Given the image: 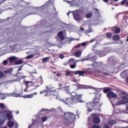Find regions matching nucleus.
Segmentation results:
<instances>
[{"instance_id": "1", "label": "nucleus", "mask_w": 128, "mask_h": 128, "mask_svg": "<svg viewBox=\"0 0 128 128\" xmlns=\"http://www.w3.org/2000/svg\"><path fill=\"white\" fill-rule=\"evenodd\" d=\"M70 94L72 98H66L65 100L64 99H60V100L68 106L76 104V102H84V101L80 99L82 98V94H78L74 92H72Z\"/></svg>"}, {"instance_id": "2", "label": "nucleus", "mask_w": 128, "mask_h": 128, "mask_svg": "<svg viewBox=\"0 0 128 128\" xmlns=\"http://www.w3.org/2000/svg\"><path fill=\"white\" fill-rule=\"evenodd\" d=\"M94 104L96 108H100L102 104L100 102V98L96 97L93 100V103H88L87 104L88 106V112H92L94 110Z\"/></svg>"}, {"instance_id": "3", "label": "nucleus", "mask_w": 128, "mask_h": 128, "mask_svg": "<svg viewBox=\"0 0 128 128\" xmlns=\"http://www.w3.org/2000/svg\"><path fill=\"white\" fill-rule=\"evenodd\" d=\"M0 116H2L3 118L2 119L0 118V126H2L4 124L6 118H8V120H10L12 118L10 113L8 111L0 112Z\"/></svg>"}, {"instance_id": "4", "label": "nucleus", "mask_w": 128, "mask_h": 128, "mask_svg": "<svg viewBox=\"0 0 128 128\" xmlns=\"http://www.w3.org/2000/svg\"><path fill=\"white\" fill-rule=\"evenodd\" d=\"M110 102L112 104V106H120V104H128V98L125 96H122L120 99L118 100L114 99V101H112L110 100Z\"/></svg>"}, {"instance_id": "5", "label": "nucleus", "mask_w": 128, "mask_h": 128, "mask_svg": "<svg viewBox=\"0 0 128 128\" xmlns=\"http://www.w3.org/2000/svg\"><path fill=\"white\" fill-rule=\"evenodd\" d=\"M76 120V115L70 112L64 113V122L66 124L68 122H72Z\"/></svg>"}, {"instance_id": "6", "label": "nucleus", "mask_w": 128, "mask_h": 128, "mask_svg": "<svg viewBox=\"0 0 128 128\" xmlns=\"http://www.w3.org/2000/svg\"><path fill=\"white\" fill-rule=\"evenodd\" d=\"M46 90L40 92V94H44V96H50L52 94H54V96H56V94H58L56 92L52 90V89L48 88V87L46 86Z\"/></svg>"}, {"instance_id": "7", "label": "nucleus", "mask_w": 128, "mask_h": 128, "mask_svg": "<svg viewBox=\"0 0 128 128\" xmlns=\"http://www.w3.org/2000/svg\"><path fill=\"white\" fill-rule=\"evenodd\" d=\"M89 60L90 58H84L76 61L74 58H72L69 60L68 62L70 63V64H72L70 66L71 68H75L76 66V62H86V60Z\"/></svg>"}, {"instance_id": "8", "label": "nucleus", "mask_w": 128, "mask_h": 128, "mask_svg": "<svg viewBox=\"0 0 128 128\" xmlns=\"http://www.w3.org/2000/svg\"><path fill=\"white\" fill-rule=\"evenodd\" d=\"M6 96H16V98H18L20 96V94L0 93V100H4Z\"/></svg>"}, {"instance_id": "9", "label": "nucleus", "mask_w": 128, "mask_h": 128, "mask_svg": "<svg viewBox=\"0 0 128 128\" xmlns=\"http://www.w3.org/2000/svg\"><path fill=\"white\" fill-rule=\"evenodd\" d=\"M107 96H108L110 100H112V102H114V100H112V98H118V95L113 92H108L107 94Z\"/></svg>"}, {"instance_id": "10", "label": "nucleus", "mask_w": 128, "mask_h": 128, "mask_svg": "<svg viewBox=\"0 0 128 128\" xmlns=\"http://www.w3.org/2000/svg\"><path fill=\"white\" fill-rule=\"evenodd\" d=\"M33 80L32 81H26L25 82V84L26 87V90L24 89V91L26 92V89L28 88L30 86H32V84H36V82H38V80Z\"/></svg>"}, {"instance_id": "11", "label": "nucleus", "mask_w": 128, "mask_h": 128, "mask_svg": "<svg viewBox=\"0 0 128 128\" xmlns=\"http://www.w3.org/2000/svg\"><path fill=\"white\" fill-rule=\"evenodd\" d=\"M74 74H79V76H88V74H90V72H88V70H87V71L77 70L74 72Z\"/></svg>"}, {"instance_id": "12", "label": "nucleus", "mask_w": 128, "mask_h": 128, "mask_svg": "<svg viewBox=\"0 0 128 128\" xmlns=\"http://www.w3.org/2000/svg\"><path fill=\"white\" fill-rule=\"evenodd\" d=\"M74 20L77 22H80V20H82V18L80 16V11H75L74 14H73Z\"/></svg>"}, {"instance_id": "13", "label": "nucleus", "mask_w": 128, "mask_h": 128, "mask_svg": "<svg viewBox=\"0 0 128 128\" xmlns=\"http://www.w3.org/2000/svg\"><path fill=\"white\" fill-rule=\"evenodd\" d=\"M36 94H38V92H34L31 94H25L22 96V98H34V96H36Z\"/></svg>"}, {"instance_id": "14", "label": "nucleus", "mask_w": 128, "mask_h": 128, "mask_svg": "<svg viewBox=\"0 0 128 128\" xmlns=\"http://www.w3.org/2000/svg\"><path fill=\"white\" fill-rule=\"evenodd\" d=\"M58 36L60 40H64V32L62 31H60L58 33Z\"/></svg>"}, {"instance_id": "15", "label": "nucleus", "mask_w": 128, "mask_h": 128, "mask_svg": "<svg viewBox=\"0 0 128 128\" xmlns=\"http://www.w3.org/2000/svg\"><path fill=\"white\" fill-rule=\"evenodd\" d=\"M58 90H66L68 94L70 92V86H65L63 88H58Z\"/></svg>"}, {"instance_id": "16", "label": "nucleus", "mask_w": 128, "mask_h": 128, "mask_svg": "<svg viewBox=\"0 0 128 128\" xmlns=\"http://www.w3.org/2000/svg\"><path fill=\"white\" fill-rule=\"evenodd\" d=\"M97 52L98 54H99V56L100 57L104 56H106V53L104 51L100 52L98 50H97Z\"/></svg>"}, {"instance_id": "17", "label": "nucleus", "mask_w": 128, "mask_h": 128, "mask_svg": "<svg viewBox=\"0 0 128 128\" xmlns=\"http://www.w3.org/2000/svg\"><path fill=\"white\" fill-rule=\"evenodd\" d=\"M64 2H67V4H68L70 6H74V4H76V2L74 1H68V0H64Z\"/></svg>"}, {"instance_id": "18", "label": "nucleus", "mask_w": 128, "mask_h": 128, "mask_svg": "<svg viewBox=\"0 0 128 128\" xmlns=\"http://www.w3.org/2000/svg\"><path fill=\"white\" fill-rule=\"evenodd\" d=\"M93 122L94 124H100V119L98 117L95 118L93 120Z\"/></svg>"}, {"instance_id": "19", "label": "nucleus", "mask_w": 128, "mask_h": 128, "mask_svg": "<svg viewBox=\"0 0 128 128\" xmlns=\"http://www.w3.org/2000/svg\"><path fill=\"white\" fill-rule=\"evenodd\" d=\"M65 72L66 76H72V72L68 70H66Z\"/></svg>"}, {"instance_id": "20", "label": "nucleus", "mask_w": 128, "mask_h": 128, "mask_svg": "<svg viewBox=\"0 0 128 128\" xmlns=\"http://www.w3.org/2000/svg\"><path fill=\"white\" fill-rule=\"evenodd\" d=\"M113 30L114 31V34H118L120 32V28H114V29H113Z\"/></svg>"}, {"instance_id": "21", "label": "nucleus", "mask_w": 128, "mask_h": 128, "mask_svg": "<svg viewBox=\"0 0 128 128\" xmlns=\"http://www.w3.org/2000/svg\"><path fill=\"white\" fill-rule=\"evenodd\" d=\"M114 124H116V121L114 120H111L108 122V124H109V126H113Z\"/></svg>"}, {"instance_id": "22", "label": "nucleus", "mask_w": 128, "mask_h": 128, "mask_svg": "<svg viewBox=\"0 0 128 128\" xmlns=\"http://www.w3.org/2000/svg\"><path fill=\"white\" fill-rule=\"evenodd\" d=\"M10 62H14V60H18V58L16 56H12L9 58Z\"/></svg>"}, {"instance_id": "23", "label": "nucleus", "mask_w": 128, "mask_h": 128, "mask_svg": "<svg viewBox=\"0 0 128 128\" xmlns=\"http://www.w3.org/2000/svg\"><path fill=\"white\" fill-rule=\"evenodd\" d=\"M40 8H36L35 9H34V12H35L32 13V14H37L38 12V11H40Z\"/></svg>"}, {"instance_id": "24", "label": "nucleus", "mask_w": 128, "mask_h": 128, "mask_svg": "<svg viewBox=\"0 0 128 128\" xmlns=\"http://www.w3.org/2000/svg\"><path fill=\"white\" fill-rule=\"evenodd\" d=\"M120 37L118 35L115 34L113 36V40L116 41L118 40H120Z\"/></svg>"}, {"instance_id": "25", "label": "nucleus", "mask_w": 128, "mask_h": 128, "mask_svg": "<svg viewBox=\"0 0 128 128\" xmlns=\"http://www.w3.org/2000/svg\"><path fill=\"white\" fill-rule=\"evenodd\" d=\"M8 126H9V128H12V126H14V122H12V121L8 122Z\"/></svg>"}, {"instance_id": "26", "label": "nucleus", "mask_w": 128, "mask_h": 128, "mask_svg": "<svg viewBox=\"0 0 128 128\" xmlns=\"http://www.w3.org/2000/svg\"><path fill=\"white\" fill-rule=\"evenodd\" d=\"M75 56L76 58H80V56H82V52H77L75 53Z\"/></svg>"}, {"instance_id": "27", "label": "nucleus", "mask_w": 128, "mask_h": 128, "mask_svg": "<svg viewBox=\"0 0 128 128\" xmlns=\"http://www.w3.org/2000/svg\"><path fill=\"white\" fill-rule=\"evenodd\" d=\"M112 89H110V88H107L106 89H104L103 90L104 92V94H108V92H110V90Z\"/></svg>"}, {"instance_id": "28", "label": "nucleus", "mask_w": 128, "mask_h": 128, "mask_svg": "<svg viewBox=\"0 0 128 128\" xmlns=\"http://www.w3.org/2000/svg\"><path fill=\"white\" fill-rule=\"evenodd\" d=\"M120 76L122 78H126V72L124 71L120 74Z\"/></svg>"}, {"instance_id": "29", "label": "nucleus", "mask_w": 128, "mask_h": 128, "mask_svg": "<svg viewBox=\"0 0 128 128\" xmlns=\"http://www.w3.org/2000/svg\"><path fill=\"white\" fill-rule=\"evenodd\" d=\"M24 60H19L18 61H16L15 62V64H22Z\"/></svg>"}, {"instance_id": "30", "label": "nucleus", "mask_w": 128, "mask_h": 128, "mask_svg": "<svg viewBox=\"0 0 128 128\" xmlns=\"http://www.w3.org/2000/svg\"><path fill=\"white\" fill-rule=\"evenodd\" d=\"M50 57L44 58L42 59L43 62H48V60H50Z\"/></svg>"}, {"instance_id": "31", "label": "nucleus", "mask_w": 128, "mask_h": 128, "mask_svg": "<svg viewBox=\"0 0 128 128\" xmlns=\"http://www.w3.org/2000/svg\"><path fill=\"white\" fill-rule=\"evenodd\" d=\"M92 16V14L90 12H88L86 14V18H90Z\"/></svg>"}, {"instance_id": "32", "label": "nucleus", "mask_w": 128, "mask_h": 128, "mask_svg": "<svg viewBox=\"0 0 128 128\" xmlns=\"http://www.w3.org/2000/svg\"><path fill=\"white\" fill-rule=\"evenodd\" d=\"M34 58V56L32 55H30V56H27L26 58V60H30L31 58Z\"/></svg>"}, {"instance_id": "33", "label": "nucleus", "mask_w": 128, "mask_h": 128, "mask_svg": "<svg viewBox=\"0 0 128 128\" xmlns=\"http://www.w3.org/2000/svg\"><path fill=\"white\" fill-rule=\"evenodd\" d=\"M102 64V63H94V64H92V66H98Z\"/></svg>"}, {"instance_id": "34", "label": "nucleus", "mask_w": 128, "mask_h": 128, "mask_svg": "<svg viewBox=\"0 0 128 128\" xmlns=\"http://www.w3.org/2000/svg\"><path fill=\"white\" fill-rule=\"evenodd\" d=\"M107 38H112V34L110 32L107 33L106 34Z\"/></svg>"}, {"instance_id": "35", "label": "nucleus", "mask_w": 128, "mask_h": 128, "mask_svg": "<svg viewBox=\"0 0 128 128\" xmlns=\"http://www.w3.org/2000/svg\"><path fill=\"white\" fill-rule=\"evenodd\" d=\"M2 64L3 66H6V64H8V60H4L3 62L2 63Z\"/></svg>"}, {"instance_id": "36", "label": "nucleus", "mask_w": 128, "mask_h": 128, "mask_svg": "<svg viewBox=\"0 0 128 128\" xmlns=\"http://www.w3.org/2000/svg\"><path fill=\"white\" fill-rule=\"evenodd\" d=\"M4 73H2V72L0 71V78H4Z\"/></svg>"}, {"instance_id": "37", "label": "nucleus", "mask_w": 128, "mask_h": 128, "mask_svg": "<svg viewBox=\"0 0 128 128\" xmlns=\"http://www.w3.org/2000/svg\"><path fill=\"white\" fill-rule=\"evenodd\" d=\"M47 120H48L47 116H45V117L42 118V122H46Z\"/></svg>"}, {"instance_id": "38", "label": "nucleus", "mask_w": 128, "mask_h": 128, "mask_svg": "<svg viewBox=\"0 0 128 128\" xmlns=\"http://www.w3.org/2000/svg\"><path fill=\"white\" fill-rule=\"evenodd\" d=\"M0 108H4V104L2 103L0 104Z\"/></svg>"}, {"instance_id": "39", "label": "nucleus", "mask_w": 128, "mask_h": 128, "mask_svg": "<svg viewBox=\"0 0 128 128\" xmlns=\"http://www.w3.org/2000/svg\"><path fill=\"white\" fill-rule=\"evenodd\" d=\"M83 88H85V89H86V88H92V87H90V86H84L83 87Z\"/></svg>"}, {"instance_id": "40", "label": "nucleus", "mask_w": 128, "mask_h": 128, "mask_svg": "<svg viewBox=\"0 0 128 128\" xmlns=\"http://www.w3.org/2000/svg\"><path fill=\"white\" fill-rule=\"evenodd\" d=\"M22 68V66H20L18 68V72H21Z\"/></svg>"}, {"instance_id": "41", "label": "nucleus", "mask_w": 128, "mask_h": 128, "mask_svg": "<svg viewBox=\"0 0 128 128\" xmlns=\"http://www.w3.org/2000/svg\"><path fill=\"white\" fill-rule=\"evenodd\" d=\"M60 58L62 60V58H64V54H60Z\"/></svg>"}, {"instance_id": "42", "label": "nucleus", "mask_w": 128, "mask_h": 128, "mask_svg": "<svg viewBox=\"0 0 128 128\" xmlns=\"http://www.w3.org/2000/svg\"><path fill=\"white\" fill-rule=\"evenodd\" d=\"M93 128H100V126H98V125H94Z\"/></svg>"}, {"instance_id": "43", "label": "nucleus", "mask_w": 128, "mask_h": 128, "mask_svg": "<svg viewBox=\"0 0 128 128\" xmlns=\"http://www.w3.org/2000/svg\"><path fill=\"white\" fill-rule=\"evenodd\" d=\"M126 0H124L122 2V4H126Z\"/></svg>"}, {"instance_id": "44", "label": "nucleus", "mask_w": 128, "mask_h": 128, "mask_svg": "<svg viewBox=\"0 0 128 128\" xmlns=\"http://www.w3.org/2000/svg\"><path fill=\"white\" fill-rule=\"evenodd\" d=\"M104 128H110V127L108 126V124H104Z\"/></svg>"}, {"instance_id": "45", "label": "nucleus", "mask_w": 128, "mask_h": 128, "mask_svg": "<svg viewBox=\"0 0 128 128\" xmlns=\"http://www.w3.org/2000/svg\"><path fill=\"white\" fill-rule=\"evenodd\" d=\"M118 112H120V110L118 109H116L114 110V112L115 113Z\"/></svg>"}, {"instance_id": "46", "label": "nucleus", "mask_w": 128, "mask_h": 128, "mask_svg": "<svg viewBox=\"0 0 128 128\" xmlns=\"http://www.w3.org/2000/svg\"><path fill=\"white\" fill-rule=\"evenodd\" d=\"M56 100H62V98H60V96H56Z\"/></svg>"}, {"instance_id": "47", "label": "nucleus", "mask_w": 128, "mask_h": 128, "mask_svg": "<svg viewBox=\"0 0 128 128\" xmlns=\"http://www.w3.org/2000/svg\"><path fill=\"white\" fill-rule=\"evenodd\" d=\"M57 76H62V74L61 73H58L56 74Z\"/></svg>"}, {"instance_id": "48", "label": "nucleus", "mask_w": 128, "mask_h": 128, "mask_svg": "<svg viewBox=\"0 0 128 128\" xmlns=\"http://www.w3.org/2000/svg\"><path fill=\"white\" fill-rule=\"evenodd\" d=\"M95 40L94 39H92V40H91L90 42H94Z\"/></svg>"}, {"instance_id": "49", "label": "nucleus", "mask_w": 128, "mask_h": 128, "mask_svg": "<svg viewBox=\"0 0 128 128\" xmlns=\"http://www.w3.org/2000/svg\"><path fill=\"white\" fill-rule=\"evenodd\" d=\"M15 126L16 128H18V124L17 122L15 123Z\"/></svg>"}, {"instance_id": "50", "label": "nucleus", "mask_w": 128, "mask_h": 128, "mask_svg": "<svg viewBox=\"0 0 128 128\" xmlns=\"http://www.w3.org/2000/svg\"><path fill=\"white\" fill-rule=\"evenodd\" d=\"M46 4H44V6H42V8H47L46 6Z\"/></svg>"}, {"instance_id": "51", "label": "nucleus", "mask_w": 128, "mask_h": 128, "mask_svg": "<svg viewBox=\"0 0 128 128\" xmlns=\"http://www.w3.org/2000/svg\"><path fill=\"white\" fill-rule=\"evenodd\" d=\"M81 46H86V43L84 42L82 43Z\"/></svg>"}, {"instance_id": "52", "label": "nucleus", "mask_w": 128, "mask_h": 128, "mask_svg": "<svg viewBox=\"0 0 128 128\" xmlns=\"http://www.w3.org/2000/svg\"><path fill=\"white\" fill-rule=\"evenodd\" d=\"M87 32H92V30H87Z\"/></svg>"}, {"instance_id": "53", "label": "nucleus", "mask_w": 128, "mask_h": 128, "mask_svg": "<svg viewBox=\"0 0 128 128\" xmlns=\"http://www.w3.org/2000/svg\"><path fill=\"white\" fill-rule=\"evenodd\" d=\"M104 2H108V0H103Z\"/></svg>"}, {"instance_id": "54", "label": "nucleus", "mask_w": 128, "mask_h": 128, "mask_svg": "<svg viewBox=\"0 0 128 128\" xmlns=\"http://www.w3.org/2000/svg\"><path fill=\"white\" fill-rule=\"evenodd\" d=\"M92 116H96V114H92Z\"/></svg>"}, {"instance_id": "55", "label": "nucleus", "mask_w": 128, "mask_h": 128, "mask_svg": "<svg viewBox=\"0 0 128 128\" xmlns=\"http://www.w3.org/2000/svg\"><path fill=\"white\" fill-rule=\"evenodd\" d=\"M126 82L128 83V77L126 78Z\"/></svg>"}, {"instance_id": "56", "label": "nucleus", "mask_w": 128, "mask_h": 128, "mask_svg": "<svg viewBox=\"0 0 128 128\" xmlns=\"http://www.w3.org/2000/svg\"><path fill=\"white\" fill-rule=\"evenodd\" d=\"M32 126H33V125H31L28 128H32Z\"/></svg>"}, {"instance_id": "57", "label": "nucleus", "mask_w": 128, "mask_h": 128, "mask_svg": "<svg viewBox=\"0 0 128 128\" xmlns=\"http://www.w3.org/2000/svg\"><path fill=\"white\" fill-rule=\"evenodd\" d=\"M60 84H62V82H60V83H59V86H62V85H60Z\"/></svg>"}, {"instance_id": "58", "label": "nucleus", "mask_w": 128, "mask_h": 128, "mask_svg": "<svg viewBox=\"0 0 128 128\" xmlns=\"http://www.w3.org/2000/svg\"><path fill=\"white\" fill-rule=\"evenodd\" d=\"M95 10L97 12H98V9H95Z\"/></svg>"}, {"instance_id": "59", "label": "nucleus", "mask_w": 128, "mask_h": 128, "mask_svg": "<svg viewBox=\"0 0 128 128\" xmlns=\"http://www.w3.org/2000/svg\"><path fill=\"white\" fill-rule=\"evenodd\" d=\"M84 28H81V30H84Z\"/></svg>"}, {"instance_id": "60", "label": "nucleus", "mask_w": 128, "mask_h": 128, "mask_svg": "<svg viewBox=\"0 0 128 128\" xmlns=\"http://www.w3.org/2000/svg\"><path fill=\"white\" fill-rule=\"evenodd\" d=\"M8 52H12V50H9L8 51Z\"/></svg>"}, {"instance_id": "61", "label": "nucleus", "mask_w": 128, "mask_h": 128, "mask_svg": "<svg viewBox=\"0 0 128 128\" xmlns=\"http://www.w3.org/2000/svg\"><path fill=\"white\" fill-rule=\"evenodd\" d=\"M78 48H80V44H78Z\"/></svg>"}, {"instance_id": "62", "label": "nucleus", "mask_w": 128, "mask_h": 128, "mask_svg": "<svg viewBox=\"0 0 128 128\" xmlns=\"http://www.w3.org/2000/svg\"><path fill=\"white\" fill-rule=\"evenodd\" d=\"M32 74H36V72L35 71V72H32Z\"/></svg>"}, {"instance_id": "63", "label": "nucleus", "mask_w": 128, "mask_h": 128, "mask_svg": "<svg viewBox=\"0 0 128 128\" xmlns=\"http://www.w3.org/2000/svg\"><path fill=\"white\" fill-rule=\"evenodd\" d=\"M112 52V51L110 50V51L108 52Z\"/></svg>"}, {"instance_id": "64", "label": "nucleus", "mask_w": 128, "mask_h": 128, "mask_svg": "<svg viewBox=\"0 0 128 128\" xmlns=\"http://www.w3.org/2000/svg\"><path fill=\"white\" fill-rule=\"evenodd\" d=\"M127 6H128V2H127Z\"/></svg>"}]
</instances>
